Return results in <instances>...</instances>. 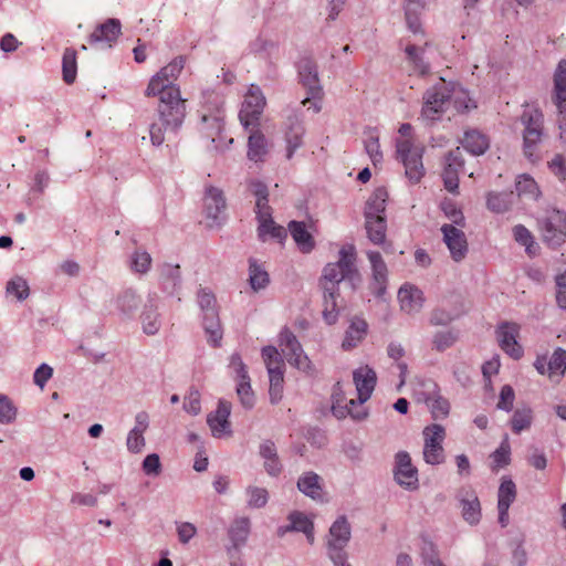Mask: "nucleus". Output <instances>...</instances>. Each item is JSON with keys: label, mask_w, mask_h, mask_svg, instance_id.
Listing matches in <instances>:
<instances>
[{"label": "nucleus", "mask_w": 566, "mask_h": 566, "mask_svg": "<svg viewBox=\"0 0 566 566\" xmlns=\"http://www.w3.org/2000/svg\"><path fill=\"white\" fill-rule=\"evenodd\" d=\"M185 62L182 55L174 59L151 77L146 90L147 96H159L158 113L161 125L172 132L181 126L186 116V101L181 98L179 87L172 84L182 71Z\"/></svg>", "instance_id": "f257e3e1"}, {"label": "nucleus", "mask_w": 566, "mask_h": 566, "mask_svg": "<svg viewBox=\"0 0 566 566\" xmlns=\"http://www.w3.org/2000/svg\"><path fill=\"white\" fill-rule=\"evenodd\" d=\"M338 254V261L327 263L319 279V287L323 292L324 301L323 317L328 325L335 324L338 318L337 298L340 296L339 284L347 280L352 282L355 290L354 281L359 279V272L355 265V247L342 248Z\"/></svg>", "instance_id": "f03ea898"}, {"label": "nucleus", "mask_w": 566, "mask_h": 566, "mask_svg": "<svg viewBox=\"0 0 566 566\" xmlns=\"http://www.w3.org/2000/svg\"><path fill=\"white\" fill-rule=\"evenodd\" d=\"M543 122L544 116L538 109L524 111L521 116V123L524 125L523 150L532 163L539 160L537 146L543 137Z\"/></svg>", "instance_id": "7ed1b4c3"}, {"label": "nucleus", "mask_w": 566, "mask_h": 566, "mask_svg": "<svg viewBox=\"0 0 566 566\" xmlns=\"http://www.w3.org/2000/svg\"><path fill=\"white\" fill-rule=\"evenodd\" d=\"M198 304L203 313V329L208 335V342L213 346H220L222 339V328L219 314L216 308L217 300L214 294L201 287L197 294Z\"/></svg>", "instance_id": "20e7f679"}, {"label": "nucleus", "mask_w": 566, "mask_h": 566, "mask_svg": "<svg viewBox=\"0 0 566 566\" xmlns=\"http://www.w3.org/2000/svg\"><path fill=\"white\" fill-rule=\"evenodd\" d=\"M423 147L415 146L409 139L396 140L397 159L405 166L406 177L413 184L424 175L422 164Z\"/></svg>", "instance_id": "39448f33"}, {"label": "nucleus", "mask_w": 566, "mask_h": 566, "mask_svg": "<svg viewBox=\"0 0 566 566\" xmlns=\"http://www.w3.org/2000/svg\"><path fill=\"white\" fill-rule=\"evenodd\" d=\"M543 242L551 249L559 248L566 241V213L553 209L538 219Z\"/></svg>", "instance_id": "423d86ee"}, {"label": "nucleus", "mask_w": 566, "mask_h": 566, "mask_svg": "<svg viewBox=\"0 0 566 566\" xmlns=\"http://www.w3.org/2000/svg\"><path fill=\"white\" fill-rule=\"evenodd\" d=\"M279 340L283 354L292 366L307 375H312L314 373L312 361L307 355L304 354L302 345L297 340L296 336L287 327H284L281 331Z\"/></svg>", "instance_id": "0eeeda50"}, {"label": "nucleus", "mask_w": 566, "mask_h": 566, "mask_svg": "<svg viewBox=\"0 0 566 566\" xmlns=\"http://www.w3.org/2000/svg\"><path fill=\"white\" fill-rule=\"evenodd\" d=\"M265 104L266 101L261 88L252 84L239 113L240 122L245 129H253L259 125Z\"/></svg>", "instance_id": "6e6552de"}, {"label": "nucleus", "mask_w": 566, "mask_h": 566, "mask_svg": "<svg viewBox=\"0 0 566 566\" xmlns=\"http://www.w3.org/2000/svg\"><path fill=\"white\" fill-rule=\"evenodd\" d=\"M297 73L300 83L307 90V97L302 101V105H307L312 99H319L322 86L316 62L312 57H302L297 63Z\"/></svg>", "instance_id": "1a4fd4ad"}, {"label": "nucleus", "mask_w": 566, "mask_h": 566, "mask_svg": "<svg viewBox=\"0 0 566 566\" xmlns=\"http://www.w3.org/2000/svg\"><path fill=\"white\" fill-rule=\"evenodd\" d=\"M423 459L428 464H440L444 461L442 442L446 438L443 426L433 423L423 429Z\"/></svg>", "instance_id": "9d476101"}, {"label": "nucleus", "mask_w": 566, "mask_h": 566, "mask_svg": "<svg viewBox=\"0 0 566 566\" xmlns=\"http://www.w3.org/2000/svg\"><path fill=\"white\" fill-rule=\"evenodd\" d=\"M203 205L207 227L211 229L219 228L224 221L223 212L227 207L222 190L212 186L208 187L206 189Z\"/></svg>", "instance_id": "9b49d317"}, {"label": "nucleus", "mask_w": 566, "mask_h": 566, "mask_svg": "<svg viewBox=\"0 0 566 566\" xmlns=\"http://www.w3.org/2000/svg\"><path fill=\"white\" fill-rule=\"evenodd\" d=\"M352 538V526L345 515L338 516L329 527L326 538L327 555L346 553L345 547Z\"/></svg>", "instance_id": "f8f14e48"}, {"label": "nucleus", "mask_w": 566, "mask_h": 566, "mask_svg": "<svg viewBox=\"0 0 566 566\" xmlns=\"http://www.w3.org/2000/svg\"><path fill=\"white\" fill-rule=\"evenodd\" d=\"M305 128L303 126L302 113L291 109L284 123V137L286 143V158L291 159L296 149L303 145Z\"/></svg>", "instance_id": "ddd939ff"}, {"label": "nucleus", "mask_w": 566, "mask_h": 566, "mask_svg": "<svg viewBox=\"0 0 566 566\" xmlns=\"http://www.w3.org/2000/svg\"><path fill=\"white\" fill-rule=\"evenodd\" d=\"M366 254L371 265V281L368 287L377 298L385 300L388 283L387 265L379 252L368 251Z\"/></svg>", "instance_id": "4468645a"}, {"label": "nucleus", "mask_w": 566, "mask_h": 566, "mask_svg": "<svg viewBox=\"0 0 566 566\" xmlns=\"http://www.w3.org/2000/svg\"><path fill=\"white\" fill-rule=\"evenodd\" d=\"M464 159L459 147L448 151L444 156V165L442 171V179L444 188L451 192L457 193L459 189V172L463 170Z\"/></svg>", "instance_id": "2eb2a0df"}, {"label": "nucleus", "mask_w": 566, "mask_h": 566, "mask_svg": "<svg viewBox=\"0 0 566 566\" xmlns=\"http://www.w3.org/2000/svg\"><path fill=\"white\" fill-rule=\"evenodd\" d=\"M395 480L400 486L409 491L419 488L418 470L412 465L411 458L406 451H399L396 454Z\"/></svg>", "instance_id": "dca6fc26"}, {"label": "nucleus", "mask_w": 566, "mask_h": 566, "mask_svg": "<svg viewBox=\"0 0 566 566\" xmlns=\"http://www.w3.org/2000/svg\"><path fill=\"white\" fill-rule=\"evenodd\" d=\"M120 34V21L115 18H109L105 22L97 24L87 40L91 45L111 49Z\"/></svg>", "instance_id": "f3484780"}, {"label": "nucleus", "mask_w": 566, "mask_h": 566, "mask_svg": "<svg viewBox=\"0 0 566 566\" xmlns=\"http://www.w3.org/2000/svg\"><path fill=\"white\" fill-rule=\"evenodd\" d=\"M518 326L515 323H502L496 329L497 342L503 352L513 359L523 356V348L517 343Z\"/></svg>", "instance_id": "a211bd4d"}, {"label": "nucleus", "mask_w": 566, "mask_h": 566, "mask_svg": "<svg viewBox=\"0 0 566 566\" xmlns=\"http://www.w3.org/2000/svg\"><path fill=\"white\" fill-rule=\"evenodd\" d=\"M230 413L231 403L224 399H220L217 410L214 412H210L207 416V423L214 438L232 434L231 424L229 421Z\"/></svg>", "instance_id": "6ab92c4d"}, {"label": "nucleus", "mask_w": 566, "mask_h": 566, "mask_svg": "<svg viewBox=\"0 0 566 566\" xmlns=\"http://www.w3.org/2000/svg\"><path fill=\"white\" fill-rule=\"evenodd\" d=\"M463 520L470 525H476L481 520V504L475 491L470 488H461L457 493Z\"/></svg>", "instance_id": "aec40b11"}, {"label": "nucleus", "mask_w": 566, "mask_h": 566, "mask_svg": "<svg viewBox=\"0 0 566 566\" xmlns=\"http://www.w3.org/2000/svg\"><path fill=\"white\" fill-rule=\"evenodd\" d=\"M443 241L450 250L451 256L455 262L462 261L468 252V241L464 232L453 224H443L441 227Z\"/></svg>", "instance_id": "412c9836"}, {"label": "nucleus", "mask_w": 566, "mask_h": 566, "mask_svg": "<svg viewBox=\"0 0 566 566\" xmlns=\"http://www.w3.org/2000/svg\"><path fill=\"white\" fill-rule=\"evenodd\" d=\"M449 99L450 92L443 84L428 88L423 94L422 114L429 117L430 114L442 113Z\"/></svg>", "instance_id": "4be33fe9"}, {"label": "nucleus", "mask_w": 566, "mask_h": 566, "mask_svg": "<svg viewBox=\"0 0 566 566\" xmlns=\"http://www.w3.org/2000/svg\"><path fill=\"white\" fill-rule=\"evenodd\" d=\"M353 379L359 397V403H365L370 398L376 387V371L369 366H364L354 370Z\"/></svg>", "instance_id": "5701e85b"}, {"label": "nucleus", "mask_w": 566, "mask_h": 566, "mask_svg": "<svg viewBox=\"0 0 566 566\" xmlns=\"http://www.w3.org/2000/svg\"><path fill=\"white\" fill-rule=\"evenodd\" d=\"M398 300L401 311L407 314H417L424 303L423 292L411 284H403L398 291Z\"/></svg>", "instance_id": "b1692460"}, {"label": "nucleus", "mask_w": 566, "mask_h": 566, "mask_svg": "<svg viewBox=\"0 0 566 566\" xmlns=\"http://www.w3.org/2000/svg\"><path fill=\"white\" fill-rule=\"evenodd\" d=\"M158 295L156 293H151L148 295L147 303L144 306V310L140 315V321L143 325V331L147 335H155L158 333L161 323L160 315L157 311L158 308Z\"/></svg>", "instance_id": "393cba45"}, {"label": "nucleus", "mask_w": 566, "mask_h": 566, "mask_svg": "<svg viewBox=\"0 0 566 566\" xmlns=\"http://www.w3.org/2000/svg\"><path fill=\"white\" fill-rule=\"evenodd\" d=\"M116 310L123 319H130L135 316L140 305V297L133 289L120 291L114 300Z\"/></svg>", "instance_id": "a878e982"}, {"label": "nucleus", "mask_w": 566, "mask_h": 566, "mask_svg": "<svg viewBox=\"0 0 566 566\" xmlns=\"http://www.w3.org/2000/svg\"><path fill=\"white\" fill-rule=\"evenodd\" d=\"M159 281L163 292L172 296L177 294L181 285L180 266L165 263L160 266Z\"/></svg>", "instance_id": "bb28decb"}, {"label": "nucleus", "mask_w": 566, "mask_h": 566, "mask_svg": "<svg viewBox=\"0 0 566 566\" xmlns=\"http://www.w3.org/2000/svg\"><path fill=\"white\" fill-rule=\"evenodd\" d=\"M297 490L314 501L323 499V481L318 474L313 471L305 472L296 483Z\"/></svg>", "instance_id": "cd10ccee"}, {"label": "nucleus", "mask_w": 566, "mask_h": 566, "mask_svg": "<svg viewBox=\"0 0 566 566\" xmlns=\"http://www.w3.org/2000/svg\"><path fill=\"white\" fill-rule=\"evenodd\" d=\"M250 534V520L248 517H239L233 521L228 530V536L232 543L231 547L228 548V553L238 551L243 546Z\"/></svg>", "instance_id": "c85d7f7f"}, {"label": "nucleus", "mask_w": 566, "mask_h": 566, "mask_svg": "<svg viewBox=\"0 0 566 566\" xmlns=\"http://www.w3.org/2000/svg\"><path fill=\"white\" fill-rule=\"evenodd\" d=\"M388 192L385 187H378L368 198L364 209V218L385 216Z\"/></svg>", "instance_id": "c756f323"}, {"label": "nucleus", "mask_w": 566, "mask_h": 566, "mask_svg": "<svg viewBox=\"0 0 566 566\" xmlns=\"http://www.w3.org/2000/svg\"><path fill=\"white\" fill-rule=\"evenodd\" d=\"M461 144L467 151L474 156L483 155L490 147L488 136L476 129L467 130Z\"/></svg>", "instance_id": "7c9ffc66"}, {"label": "nucleus", "mask_w": 566, "mask_h": 566, "mask_svg": "<svg viewBox=\"0 0 566 566\" xmlns=\"http://www.w3.org/2000/svg\"><path fill=\"white\" fill-rule=\"evenodd\" d=\"M289 230L291 232L292 238L297 244L298 249L303 253L311 252L315 247V241L313 235L307 231L306 226L303 221H291L289 223Z\"/></svg>", "instance_id": "2f4dec72"}, {"label": "nucleus", "mask_w": 566, "mask_h": 566, "mask_svg": "<svg viewBox=\"0 0 566 566\" xmlns=\"http://www.w3.org/2000/svg\"><path fill=\"white\" fill-rule=\"evenodd\" d=\"M365 230L369 241L376 245L385 244L387 232L386 216L371 217L365 219Z\"/></svg>", "instance_id": "473e14b6"}, {"label": "nucleus", "mask_w": 566, "mask_h": 566, "mask_svg": "<svg viewBox=\"0 0 566 566\" xmlns=\"http://www.w3.org/2000/svg\"><path fill=\"white\" fill-rule=\"evenodd\" d=\"M514 203V192L503 191L495 192L490 191L486 196V207L489 210L495 213H503L511 209Z\"/></svg>", "instance_id": "72a5a7b5"}, {"label": "nucleus", "mask_w": 566, "mask_h": 566, "mask_svg": "<svg viewBox=\"0 0 566 566\" xmlns=\"http://www.w3.org/2000/svg\"><path fill=\"white\" fill-rule=\"evenodd\" d=\"M368 325L365 319L355 317L347 332L345 339L343 340V348L350 349L356 347V345L365 337L367 333Z\"/></svg>", "instance_id": "f704fd0d"}, {"label": "nucleus", "mask_w": 566, "mask_h": 566, "mask_svg": "<svg viewBox=\"0 0 566 566\" xmlns=\"http://www.w3.org/2000/svg\"><path fill=\"white\" fill-rule=\"evenodd\" d=\"M268 237H271L279 242H283L287 237V232L282 226L276 224L273 218L260 220L258 227V238L262 242H265Z\"/></svg>", "instance_id": "c9c22d12"}, {"label": "nucleus", "mask_w": 566, "mask_h": 566, "mask_svg": "<svg viewBox=\"0 0 566 566\" xmlns=\"http://www.w3.org/2000/svg\"><path fill=\"white\" fill-rule=\"evenodd\" d=\"M266 153V139L264 135L259 129L253 130L248 140L249 159L253 161L262 160Z\"/></svg>", "instance_id": "e433bc0d"}, {"label": "nucleus", "mask_w": 566, "mask_h": 566, "mask_svg": "<svg viewBox=\"0 0 566 566\" xmlns=\"http://www.w3.org/2000/svg\"><path fill=\"white\" fill-rule=\"evenodd\" d=\"M533 422V411L528 406L518 407L515 409L511 419L512 431L516 434L527 430Z\"/></svg>", "instance_id": "4c0bfd02"}, {"label": "nucleus", "mask_w": 566, "mask_h": 566, "mask_svg": "<svg viewBox=\"0 0 566 566\" xmlns=\"http://www.w3.org/2000/svg\"><path fill=\"white\" fill-rule=\"evenodd\" d=\"M77 63H76V51L72 48H66L62 59V74L63 81L66 84L74 83L76 78Z\"/></svg>", "instance_id": "58836bf2"}, {"label": "nucleus", "mask_w": 566, "mask_h": 566, "mask_svg": "<svg viewBox=\"0 0 566 566\" xmlns=\"http://www.w3.org/2000/svg\"><path fill=\"white\" fill-rule=\"evenodd\" d=\"M249 281L254 291L264 289L270 282L268 272L254 259L249 260Z\"/></svg>", "instance_id": "ea45409f"}, {"label": "nucleus", "mask_w": 566, "mask_h": 566, "mask_svg": "<svg viewBox=\"0 0 566 566\" xmlns=\"http://www.w3.org/2000/svg\"><path fill=\"white\" fill-rule=\"evenodd\" d=\"M408 61L412 64L413 71L420 75L429 73L430 66L423 59V49L415 44L407 45L405 49Z\"/></svg>", "instance_id": "a19ab883"}, {"label": "nucleus", "mask_w": 566, "mask_h": 566, "mask_svg": "<svg viewBox=\"0 0 566 566\" xmlns=\"http://www.w3.org/2000/svg\"><path fill=\"white\" fill-rule=\"evenodd\" d=\"M365 150L370 157L374 166L381 163L382 160V154L380 151V145H379V136L374 128H369L365 132Z\"/></svg>", "instance_id": "79ce46f5"}, {"label": "nucleus", "mask_w": 566, "mask_h": 566, "mask_svg": "<svg viewBox=\"0 0 566 566\" xmlns=\"http://www.w3.org/2000/svg\"><path fill=\"white\" fill-rule=\"evenodd\" d=\"M554 99L566 102V60H560L554 74Z\"/></svg>", "instance_id": "37998d69"}, {"label": "nucleus", "mask_w": 566, "mask_h": 566, "mask_svg": "<svg viewBox=\"0 0 566 566\" xmlns=\"http://www.w3.org/2000/svg\"><path fill=\"white\" fill-rule=\"evenodd\" d=\"M345 398H339L332 403V413L337 419H344L349 416L355 421L365 420L368 416L367 410L355 411L352 408H347L346 403L344 405Z\"/></svg>", "instance_id": "c03bdc74"}, {"label": "nucleus", "mask_w": 566, "mask_h": 566, "mask_svg": "<svg viewBox=\"0 0 566 566\" xmlns=\"http://www.w3.org/2000/svg\"><path fill=\"white\" fill-rule=\"evenodd\" d=\"M269 378H270V388H269L270 402L272 405H276L282 399L284 370L275 371L273 369H270Z\"/></svg>", "instance_id": "a18cd8bd"}, {"label": "nucleus", "mask_w": 566, "mask_h": 566, "mask_svg": "<svg viewBox=\"0 0 566 566\" xmlns=\"http://www.w3.org/2000/svg\"><path fill=\"white\" fill-rule=\"evenodd\" d=\"M516 497V485L515 483L504 476L502 478V482L497 492V505H506L507 507L511 506V504L515 501Z\"/></svg>", "instance_id": "49530a36"}, {"label": "nucleus", "mask_w": 566, "mask_h": 566, "mask_svg": "<svg viewBox=\"0 0 566 566\" xmlns=\"http://www.w3.org/2000/svg\"><path fill=\"white\" fill-rule=\"evenodd\" d=\"M459 334L455 329L439 331L433 335V348L438 352H444L453 346L458 340Z\"/></svg>", "instance_id": "de8ad7c7"}, {"label": "nucleus", "mask_w": 566, "mask_h": 566, "mask_svg": "<svg viewBox=\"0 0 566 566\" xmlns=\"http://www.w3.org/2000/svg\"><path fill=\"white\" fill-rule=\"evenodd\" d=\"M18 409L13 401L3 394H0V423L10 424L15 421Z\"/></svg>", "instance_id": "09e8293b"}, {"label": "nucleus", "mask_w": 566, "mask_h": 566, "mask_svg": "<svg viewBox=\"0 0 566 566\" xmlns=\"http://www.w3.org/2000/svg\"><path fill=\"white\" fill-rule=\"evenodd\" d=\"M7 292L15 295L18 301H24L29 294L30 289L28 282L21 276H14L7 283Z\"/></svg>", "instance_id": "8fccbe9b"}, {"label": "nucleus", "mask_w": 566, "mask_h": 566, "mask_svg": "<svg viewBox=\"0 0 566 566\" xmlns=\"http://www.w3.org/2000/svg\"><path fill=\"white\" fill-rule=\"evenodd\" d=\"M421 557L423 566H446L440 559L434 544L430 541H423L421 547Z\"/></svg>", "instance_id": "3c124183"}, {"label": "nucleus", "mask_w": 566, "mask_h": 566, "mask_svg": "<svg viewBox=\"0 0 566 566\" xmlns=\"http://www.w3.org/2000/svg\"><path fill=\"white\" fill-rule=\"evenodd\" d=\"M249 496L248 505L254 509L264 507L269 501V493L264 488L249 486L247 489Z\"/></svg>", "instance_id": "603ef678"}, {"label": "nucleus", "mask_w": 566, "mask_h": 566, "mask_svg": "<svg viewBox=\"0 0 566 566\" xmlns=\"http://www.w3.org/2000/svg\"><path fill=\"white\" fill-rule=\"evenodd\" d=\"M551 374L564 375L566 371V350L558 347L554 350L547 364Z\"/></svg>", "instance_id": "864d4df0"}, {"label": "nucleus", "mask_w": 566, "mask_h": 566, "mask_svg": "<svg viewBox=\"0 0 566 566\" xmlns=\"http://www.w3.org/2000/svg\"><path fill=\"white\" fill-rule=\"evenodd\" d=\"M237 394L244 408L250 409L254 406V395L251 388L250 377L245 379H239Z\"/></svg>", "instance_id": "5fc2aeb1"}, {"label": "nucleus", "mask_w": 566, "mask_h": 566, "mask_svg": "<svg viewBox=\"0 0 566 566\" xmlns=\"http://www.w3.org/2000/svg\"><path fill=\"white\" fill-rule=\"evenodd\" d=\"M427 403L434 420L444 419L448 417L450 411V403L447 399L438 396L437 398L428 399Z\"/></svg>", "instance_id": "6e6d98bb"}, {"label": "nucleus", "mask_w": 566, "mask_h": 566, "mask_svg": "<svg viewBox=\"0 0 566 566\" xmlns=\"http://www.w3.org/2000/svg\"><path fill=\"white\" fill-rule=\"evenodd\" d=\"M513 237L516 242L526 248L528 254H533L534 237L531 231L523 224H517L513 228Z\"/></svg>", "instance_id": "4d7b16f0"}, {"label": "nucleus", "mask_w": 566, "mask_h": 566, "mask_svg": "<svg viewBox=\"0 0 566 566\" xmlns=\"http://www.w3.org/2000/svg\"><path fill=\"white\" fill-rule=\"evenodd\" d=\"M151 264V256L146 251H135L132 256L130 268L137 273L148 272Z\"/></svg>", "instance_id": "13d9d810"}, {"label": "nucleus", "mask_w": 566, "mask_h": 566, "mask_svg": "<svg viewBox=\"0 0 566 566\" xmlns=\"http://www.w3.org/2000/svg\"><path fill=\"white\" fill-rule=\"evenodd\" d=\"M277 48V43L259 35L250 43V51L254 54H265L270 56L271 52Z\"/></svg>", "instance_id": "bf43d9fd"}, {"label": "nucleus", "mask_w": 566, "mask_h": 566, "mask_svg": "<svg viewBox=\"0 0 566 566\" xmlns=\"http://www.w3.org/2000/svg\"><path fill=\"white\" fill-rule=\"evenodd\" d=\"M289 520L291 522V528L294 532H306L308 528H314V523L304 513L294 511L290 513Z\"/></svg>", "instance_id": "052dcab7"}, {"label": "nucleus", "mask_w": 566, "mask_h": 566, "mask_svg": "<svg viewBox=\"0 0 566 566\" xmlns=\"http://www.w3.org/2000/svg\"><path fill=\"white\" fill-rule=\"evenodd\" d=\"M142 468L145 474L150 476H158L163 470L159 455L157 453H150L146 455L142 463Z\"/></svg>", "instance_id": "680f3d73"}, {"label": "nucleus", "mask_w": 566, "mask_h": 566, "mask_svg": "<svg viewBox=\"0 0 566 566\" xmlns=\"http://www.w3.org/2000/svg\"><path fill=\"white\" fill-rule=\"evenodd\" d=\"M494 463L499 468L507 465L511 461V448L505 439L501 446L491 454Z\"/></svg>", "instance_id": "e2e57ef3"}, {"label": "nucleus", "mask_w": 566, "mask_h": 566, "mask_svg": "<svg viewBox=\"0 0 566 566\" xmlns=\"http://www.w3.org/2000/svg\"><path fill=\"white\" fill-rule=\"evenodd\" d=\"M184 409L193 416L200 412V392L196 388H190L188 396L185 398Z\"/></svg>", "instance_id": "0e129e2a"}, {"label": "nucleus", "mask_w": 566, "mask_h": 566, "mask_svg": "<svg viewBox=\"0 0 566 566\" xmlns=\"http://www.w3.org/2000/svg\"><path fill=\"white\" fill-rule=\"evenodd\" d=\"M514 399L515 394L513 388L510 385H504L500 391V399L496 405L497 409L511 411L513 409Z\"/></svg>", "instance_id": "69168bd1"}, {"label": "nucleus", "mask_w": 566, "mask_h": 566, "mask_svg": "<svg viewBox=\"0 0 566 566\" xmlns=\"http://www.w3.org/2000/svg\"><path fill=\"white\" fill-rule=\"evenodd\" d=\"M555 105L558 111L557 116V125L559 129V139L566 144V102H560L554 99Z\"/></svg>", "instance_id": "338daca9"}, {"label": "nucleus", "mask_w": 566, "mask_h": 566, "mask_svg": "<svg viewBox=\"0 0 566 566\" xmlns=\"http://www.w3.org/2000/svg\"><path fill=\"white\" fill-rule=\"evenodd\" d=\"M555 281L557 286L556 302L562 310L566 311V273L558 274Z\"/></svg>", "instance_id": "774afa93"}]
</instances>
